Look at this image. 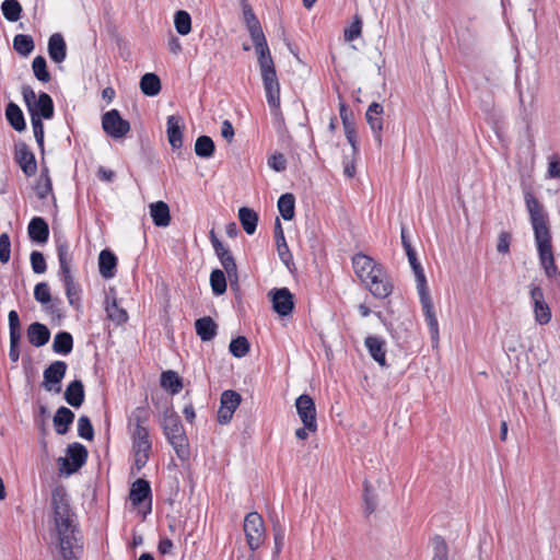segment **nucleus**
I'll use <instances>...</instances> for the list:
<instances>
[{
    "mask_svg": "<svg viewBox=\"0 0 560 560\" xmlns=\"http://www.w3.org/2000/svg\"><path fill=\"white\" fill-rule=\"evenodd\" d=\"M547 175L550 178H560V158L552 156L549 161Z\"/></svg>",
    "mask_w": 560,
    "mask_h": 560,
    "instance_id": "338daca9",
    "label": "nucleus"
},
{
    "mask_svg": "<svg viewBox=\"0 0 560 560\" xmlns=\"http://www.w3.org/2000/svg\"><path fill=\"white\" fill-rule=\"evenodd\" d=\"M102 127L105 133L114 139L124 138L130 130L129 121L122 119L117 109H110L103 115Z\"/></svg>",
    "mask_w": 560,
    "mask_h": 560,
    "instance_id": "9b49d317",
    "label": "nucleus"
},
{
    "mask_svg": "<svg viewBox=\"0 0 560 560\" xmlns=\"http://www.w3.org/2000/svg\"><path fill=\"white\" fill-rule=\"evenodd\" d=\"M210 284L212 292L215 295H221L226 291V279L224 272L220 269H215L210 275Z\"/></svg>",
    "mask_w": 560,
    "mask_h": 560,
    "instance_id": "c03bdc74",
    "label": "nucleus"
},
{
    "mask_svg": "<svg viewBox=\"0 0 560 560\" xmlns=\"http://www.w3.org/2000/svg\"><path fill=\"white\" fill-rule=\"evenodd\" d=\"M14 49L22 56L26 57L34 50V40L30 35L18 34L13 39Z\"/></svg>",
    "mask_w": 560,
    "mask_h": 560,
    "instance_id": "a19ab883",
    "label": "nucleus"
},
{
    "mask_svg": "<svg viewBox=\"0 0 560 560\" xmlns=\"http://www.w3.org/2000/svg\"><path fill=\"white\" fill-rule=\"evenodd\" d=\"M67 299L71 305H77L80 301V285L72 280L71 282L63 283Z\"/></svg>",
    "mask_w": 560,
    "mask_h": 560,
    "instance_id": "6e6d98bb",
    "label": "nucleus"
},
{
    "mask_svg": "<svg viewBox=\"0 0 560 560\" xmlns=\"http://www.w3.org/2000/svg\"><path fill=\"white\" fill-rule=\"evenodd\" d=\"M511 234L506 231H501L498 235L497 250L500 254L506 255L510 253Z\"/></svg>",
    "mask_w": 560,
    "mask_h": 560,
    "instance_id": "13d9d810",
    "label": "nucleus"
},
{
    "mask_svg": "<svg viewBox=\"0 0 560 560\" xmlns=\"http://www.w3.org/2000/svg\"><path fill=\"white\" fill-rule=\"evenodd\" d=\"M28 236L33 242L45 244L49 237V228L43 218H33L27 226Z\"/></svg>",
    "mask_w": 560,
    "mask_h": 560,
    "instance_id": "412c9836",
    "label": "nucleus"
},
{
    "mask_svg": "<svg viewBox=\"0 0 560 560\" xmlns=\"http://www.w3.org/2000/svg\"><path fill=\"white\" fill-rule=\"evenodd\" d=\"M58 260L59 265H67L72 262V253L67 244H60L58 246Z\"/></svg>",
    "mask_w": 560,
    "mask_h": 560,
    "instance_id": "69168bd1",
    "label": "nucleus"
},
{
    "mask_svg": "<svg viewBox=\"0 0 560 560\" xmlns=\"http://www.w3.org/2000/svg\"><path fill=\"white\" fill-rule=\"evenodd\" d=\"M370 355L381 365L386 366V342L377 336H368L364 340Z\"/></svg>",
    "mask_w": 560,
    "mask_h": 560,
    "instance_id": "aec40b11",
    "label": "nucleus"
},
{
    "mask_svg": "<svg viewBox=\"0 0 560 560\" xmlns=\"http://www.w3.org/2000/svg\"><path fill=\"white\" fill-rule=\"evenodd\" d=\"M1 11L5 20L16 22L21 18L22 7L18 0H4L1 3Z\"/></svg>",
    "mask_w": 560,
    "mask_h": 560,
    "instance_id": "58836bf2",
    "label": "nucleus"
},
{
    "mask_svg": "<svg viewBox=\"0 0 560 560\" xmlns=\"http://www.w3.org/2000/svg\"><path fill=\"white\" fill-rule=\"evenodd\" d=\"M161 386L174 395L182 390L183 382L174 371H165L161 375Z\"/></svg>",
    "mask_w": 560,
    "mask_h": 560,
    "instance_id": "e433bc0d",
    "label": "nucleus"
},
{
    "mask_svg": "<svg viewBox=\"0 0 560 560\" xmlns=\"http://www.w3.org/2000/svg\"><path fill=\"white\" fill-rule=\"evenodd\" d=\"M68 457L63 459V466L69 474L81 468L88 458L86 448L80 443H72L67 448Z\"/></svg>",
    "mask_w": 560,
    "mask_h": 560,
    "instance_id": "f3484780",
    "label": "nucleus"
},
{
    "mask_svg": "<svg viewBox=\"0 0 560 560\" xmlns=\"http://www.w3.org/2000/svg\"><path fill=\"white\" fill-rule=\"evenodd\" d=\"M27 338L31 345L43 347L49 341L50 331L45 325L33 323L27 328Z\"/></svg>",
    "mask_w": 560,
    "mask_h": 560,
    "instance_id": "a878e982",
    "label": "nucleus"
},
{
    "mask_svg": "<svg viewBox=\"0 0 560 560\" xmlns=\"http://www.w3.org/2000/svg\"><path fill=\"white\" fill-rule=\"evenodd\" d=\"M23 100L27 106V109L31 114V118L33 115L38 117L39 119H51L54 116V102L50 95L45 92L39 93L37 96L35 91L25 85L22 88Z\"/></svg>",
    "mask_w": 560,
    "mask_h": 560,
    "instance_id": "423d86ee",
    "label": "nucleus"
},
{
    "mask_svg": "<svg viewBox=\"0 0 560 560\" xmlns=\"http://www.w3.org/2000/svg\"><path fill=\"white\" fill-rule=\"evenodd\" d=\"M272 306L280 316H287L292 312L294 303L289 289L281 288L272 292Z\"/></svg>",
    "mask_w": 560,
    "mask_h": 560,
    "instance_id": "6ab92c4d",
    "label": "nucleus"
},
{
    "mask_svg": "<svg viewBox=\"0 0 560 560\" xmlns=\"http://www.w3.org/2000/svg\"><path fill=\"white\" fill-rule=\"evenodd\" d=\"M528 288L534 319L538 325H547L551 320V310L545 300L542 289L534 282Z\"/></svg>",
    "mask_w": 560,
    "mask_h": 560,
    "instance_id": "9d476101",
    "label": "nucleus"
},
{
    "mask_svg": "<svg viewBox=\"0 0 560 560\" xmlns=\"http://www.w3.org/2000/svg\"><path fill=\"white\" fill-rule=\"evenodd\" d=\"M131 439L135 465L140 470L148 463L152 447L148 428L133 429Z\"/></svg>",
    "mask_w": 560,
    "mask_h": 560,
    "instance_id": "6e6552de",
    "label": "nucleus"
},
{
    "mask_svg": "<svg viewBox=\"0 0 560 560\" xmlns=\"http://www.w3.org/2000/svg\"><path fill=\"white\" fill-rule=\"evenodd\" d=\"M362 32V22L355 16L354 21L345 30V39L347 42H352L361 35Z\"/></svg>",
    "mask_w": 560,
    "mask_h": 560,
    "instance_id": "4d7b16f0",
    "label": "nucleus"
},
{
    "mask_svg": "<svg viewBox=\"0 0 560 560\" xmlns=\"http://www.w3.org/2000/svg\"><path fill=\"white\" fill-rule=\"evenodd\" d=\"M43 539L61 560H78L82 555L83 535L79 527H47Z\"/></svg>",
    "mask_w": 560,
    "mask_h": 560,
    "instance_id": "f03ea898",
    "label": "nucleus"
},
{
    "mask_svg": "<svg viewBox=\"0 0 560 560\" xmlns=\"http://www.w3.org/2000/svg\"><path fill=\"white\" fill-rule=\"evenodd\" d=\"M241 395L234 390H224L221 395V406L218 411V421L226 424L231 421L233 413L241 404Z\"/></svg>",
    "mask_w": 560,
    "mask_h": 560,
    "instance_id": "4468645a",
    "label": "nucleus"
},
{
    "mask_svg": "<svg viewBox=\"0 0 560 560\" xmlns=\"http://www.w3.org/2000/svg\"><path fill=\"white\" fill-rule=\"evenodd\" d=\"M345 136L352 148V155L354 158L359 151L358 132L354 124L351 122L349 119H345Z\"/></svg>",
    "mask_w": 560,
    "mask_h": 560,
    "instance_id": "8fccbe9b",
    "label": "nucleus"
},
{
    "mask_svg": "<svg viewBox=\"0 0 560 560\" xmlns=\"http://www.w3.org/2000/svg\"><path fill=\"white\" fill-rule=\"evenodd\" d=\"M195 152L198 156L209 159L214 152V142L208 136H200L195 143Z\"/></svg>",
    "mask_w": 560,
    "mask_h": 560,
    "instance_id": "ea45409f",
    "label": "nucleus"
},
{
    "mask_svg": "<svg viewBox=\"0 0 560 560\" xmlns=\"http://www.w3.org/2000/svg\"><path fill=\"white\" fill-rule=\"evenodd\" d=\"M295 408L303 425H305L311 433L316 432V408L312 397L306 394L299 396L295 400Z\"/></svg>",
    "mask_w": 560,
    "mask_h": 560,
    "instance_id": "f8f14e48",
    "label": "nucleus"
},
{
    "mask_svg": "<svg viewBox=\"0 0 560 560\" xmlns=\"http://www.w3.org/2000/svg\"><path fill=\"white\" fill-rule=\"evenodd\" d=\"M48 54L50 59L56 62H62L67 57V46L61 34L55 33L48 40Z\"/></svg>",
    "mask_w": 560,
    "mask_h": 560,
    "instance_id": "b1692460",
    "label": "nucleus"
},
{
    "mask_svg": "<svg viewBox=\"0 0 560 560\" xmlns=\"http://www.w3.org/2000/svg\"><path fill=\"white\" fill-rule=\"evenodd\" d=\"M295 198L292 194H283L278 199V210L283 220H292L294 218Z\"/></svg>",
    "mask_w": 560,
    "mask_h": 560,
    "instance_id": "c9c22d12",
    "label": "nucleus"
},
{
    "mask_svg": "<svg viewBox=\"0 0 560 560\" xmlns=\"http://www.w3.org/2000/svg\"><path fill=\"white\" fill-rule=\"evenodd\" d=\"M58 277L62 283H69L74 280L71 272V264L59 265Z\"/></svg>",
    "mask_w": 560,
    "mask_h": 560,
    "instance_id": "774afa93",
    "label": "nucleus"
},
{
    "mask_svg": "<svg viewBox=\"0 0 560 560\" xmlns=\"http://www.w3.org/2000/svg\"><path fill=\"white\" fill-rule=\"evenodd\" d=\"M73 338L71 334L67 331H59L56 334L52 342L54 352L62 355H67L72 351Z\"/></svg>",
    "mask_w": 560,
    "mask_h": 560,
    "instance_id": "2f4dec72",
    "label": "nucleus"
},
{
    "mask_svg": "<svg viewBox=\"0 0 560 560\" xmlns=\"http://www.w3.org/2000/svg\"><path fill=\"white\" fill-rule=\"evenodd\" d=\"M243 5V15L244 21L246 23L247 30L250 34L252 40H257L260 38H264V32L261 30L260 23L258 19L256 18L255 13L253 12L250 5L246 2V0H241Z\"/></svg>",
    "mask_w": 560,
    "mask_h": 560,
    "instance_id": "4be33fe9",
    "label": "nucleus"
},
{
    "mask_svg": "<svg viewBox=\"0 0 560 560\" xmlns=\"http://www.w3.org/2000/svg\"><path fill=\"white\" fill-rule=\"evenodd\" d=\"M140 90L147 96H155L161 91L160 78L154 73H145L140 80Z\"/></svg>",
    "mask_w": 560,
    "mask_h": 560,
    "instance_id": "72a5a7b5",
    "label": "nucleus"
},
{
    "mask_svg": "<svg viewBox=\"0 0 560 560\" xmlns=\"http://www.w3.org/2000/svg\"><path fill=\"white\" fill-rule=\"evenodd\" d=\"M5 116L12 128L16 131H22L25 129V120L21 108L15 104L10 102L5 108Z\"/></svg>",
    "mask_w": 560,
    "mask_h": 560,
    "instance_id": "473e14b6",
    "label": "nucleus"
},
{
    "mask_svg": "<svg viewBox=\"0 0 560 560\" xmlns=\"http://www.w3.org/2000/svg\"><path fill=\"white\" fill-rule=\"evenodd\" d=\"M220 262L224 268L225 272L231 277L232 275H236V264L231 253L222 256Z\"/></svg>",
    "mask_w": 560,
    "mask_h": 560,
    "instance_id": "0e129e2a",
    "label": "nucleus"
},
{
    "mask_svg": "<svg viewBox=\"0 0 560 560\" xmlns=\"http://www.w3.org/2000/svg\"><path fill=\"white\" fill-rule=\"evenodd\" d=\"M67 363L63 361H54L44 370L43 377V386L47 392L60 393L61 381L67 372Z\"/></svg>",
    "mask_w": 560,
    "mask_h": 560,
    "instance_id": "ddd939ff",
    "label": "nucleus"
},
{
    "mask_svg": "<svg viewBox=\"0 0 560 560\" xmlns=\"http://www.w3.org/2000/svg\"><path fill=\"white\" fill-rule=\"evenodd\" d=\"M31 121H32V127H33L34 137L36 139V142L38 143L39 147H43L44 145L43 121L38 117H35V115H33V117L31 118Z\"/></svg>",
    "mask_w": 560,
    "mask_h": 560,
    "instance_id": "bf43d9fd",
    "label": "nucleus"
},
{
    "mask_svg": "<svg viewBox=\"0 0 560 560\" xmlns=\"http://www.w3.org/2000/svg\"><path fill=\"white\" fill-rule=\"evenodd\" d=\"M238 219L244 231L247 234L252 235L255 233L258 222V215L254 210L246 207L241 208L238 210Z\"/></svg>",
    "mask_w": 560,
    "mask_h": 560,
    "instance_id": "f704fd0d",
    "label": "nucleus"
},
{
    "mask_svg": "<svg viewBox=\"0 0 560 560\" xmlns=\"http://www.w3.org/2000/svg\"><path fill=\"white\" fill-rule=\"evenodd\" d=\"M268 165L276 172H282L287 168V161L283 154L275 153L268 159Z\"/></svg>",
    "mask_w": 560,
    "mask_h": 560,
    "instance_id": "052dcab7",
    "label": "nucleus"
},
{
    "mask_svg": "<svg viewBox=\"0 0 560 560\" xmlns=\"http://www.w3.org/2000/svg\"><path fill=\"white\" fill-rule=\"evenodd\" d=\"M51 506L55 525H72L74 514L62 489L52 492Z\"/></svg>",
    "mask_w": 560,
    "mask_h": 560,
    "instance_id": "1a4fd4ad",
    "label": "nucleus"
},
{
    "mask_svg": "<svg viewBox=\"0 0 560 560\" xmlns=\"http://www.w3.org/2000/svg\"><path fill=\"white\" fill-rule=\"evenodd\" d=\"M34 298L38 303L43 305H47L48 303H50L51 295L49 285L46 282L37 283L34 288Z\"/></svg>",
    "mask_w": 560,
    "mask_h": 560,
    "instance_id": "603ef678",
    "label": "nucleus"
},
{
    "mask_svg": "<svg viewBox=\"0 0 560 560\" xmlns=\"http://www.w3.org/2000/svg\"><path fill=\"white\" fill-rule=\"evenodd\" d=\"M74 413L67 407H60L54 417V425L58 434H65L73 422Z\"/></svg>",
    "mask_w": 560,
    "mask_h": 560,
    "instance_id": "7c9ffc66",
    "label": "nucleus"
},
{
    "mask_svg": "<svg viewBox=\"0 0 560 560\" xmlns=\"http://www.w3.org/2000/svg\"><path fill=\"white\" fill-rule=\"evenodd\" d=\"M276 242H277V250H278L280 259L284 264H288L289 260L291 259V254H290L288 244L285 242L284 235H281V237H277Z\"/></svg>",
    "mask_w": 560,
    "mask_h": 560,
    "instance_id": "680f3d73",
    "label": "nucleus"
},
{
    "mask_svg": "<svg viewBox=\"0 0 560 560\" xmlns=\"http://www.w3.org/2000/svg\"><path fill=\"white\" fill-rule=\"evenodd\" d=\"M524 200L534 230L540 265L547 278L560 287V271L553 258L551 234L544 205L530 191H525Z\"/></svg>",
    "mask_w": 560,
    "mask_h": 560,
    "instance_id": "f257e3e1",
    "label": "nucleus"
},
{
    "mask_svg": "<svg viewBox=\"0 0 560 560\" xmlns=\"http://www.w3.org/2000/svg\"><path fill=\"white\" fill-rule=\"evenodd\" d=\"M106 313L108 318L118 325L125 323L128 319L127 312L118 307L115 300H113L112 303L107 302Z\"/></svg>",
    "mask_w": 560,
    "mask_h": 560,
    "instance_id": "de8ad7c7",
    "label": "nucleus"
},
{
    "mask_svg": "<svg viewBox=\"0 0 560 560\" xmlns=\"http://www.w3.org/2000/svg\"><path fill=\"white\" fill-rule=\"evenodd\" d=\"M174 24L182 36L188 35L191 31V18L186 11L180 10L175 13Z\"/></svg>",
    "mask_w": 560,
    "mask_h": 560,
    "instance_id": "79ce46f5",
    "label": "nucleus"
},
{
    "mask_svg": "<svg viewBox=\"0 0 560 560\" xmlns=\"http://www.w3.org/2000/svg\"><path fill=\"white\" fill-rule=\"evenodd\" d=\"M163 430L176 455L182 460L187 459L189 456L188 441L178 417L174 415L165 416L163 421Z\"/></svg>",
    "mask_w": 560,
    "mask_h": 560,
    "instance_id": "39448f33",
    "label": "nucleus"
},
{
    "mask_svg": "<svg viewBox=\"0 0 560 560\" xmlns=\"http://www.w3.org/2000/svg\"><path fill=\"white\" fill-rule=\"evenodd\" d=\"M247 544L256 550L266 539V527H244Z\"/></svg>",
    "mask_w": 560,
    "mask_h": 560,
    "instance_id": "4c0bfd02",
    "label": "nucleus"
},
{
    "mask_svg": "<svg viewBox=\"0 0 560 560\" xmlns=\"http://www.w3.org/2000/svg\"><path fill=\"white\" fill-rule=\"evenodd\" d=\"M195 328L196 334L202 341H210L217 336V324L209 316L197 319L195 323Z\"/></svg>",
    "mask_w": 560,
    "mask_h": 560,
    "instance_id": "cd10ccee",
    "label": "nucleus"
},
{
    "mask_svg": "<svg viewBox=\"0 0 560 560\" xmlns=\"http://www.w3.org/2000/svg\"><path fill=\"white\" fill-rule=\"evenodd\" d=\"M15 161L26 176H33L37 171V163L34 153L25 143L15 145Z\"/></svg>",
    "mask_w": 560,
    "mask_h": 560,
    "instance_id": "a211bd4d",
    "label": "nucleus"
},
{
    "mask_svg": "<svg viewBox=\"0 0 560 560\" xmlns=\"http://www.w3.org/2000/svg\"><path fill=\"white\" fill-rule=\"evenodd\" d=\"M383 113V106L376 102L371 103L365 113L366 122L369 124L378 145L382 144Z\"/></svg>",
    "mask_w": 560,
    "mask_h": 560,
    "instance_id": "dca6fc26",
    "label": "nucleus"
},
{
    "mask_svg": "<svg viewBox=\"0 0 560 560\" xmlns=\"http://www.w3.org/2000/svg\"><path fill=\"white\" fill-rule=\"evenodd\" d=\"M32 270L34 273L40 275L47 270L44 255L38 250H33L30 256Z\"/></svg>",
    "mask_w": 560,
    "mask_h": 560,
    "instance_id": "864d4df0",
    "label": "nucleus"
},
{
    "mask_svg": "<svg viewBox=\"0 0 560 560\" xmlns=\"http://www.w3.org/2000/svg\"><path fill=\"white\" fill-rule=\"evenodd\" d=\"M230 352L236 358L245 357L249 351V342L245 337H237L230 342Z\"/></svg>",
    "mask_w": 560,
    "mask_h": 560,
    "instance_id": "09e8293b",
    "label": "nucleus"
},
{
    "mask_svg": "<svg viewBox=\"0 0 560 560\" xmlns=\"http://www.w3.org/2000/svg\"><path fill=\"white\" fill-rule=\"evenodd\" d=\"M151 487L149 481L137 479L130 489L129 503L132 512L140 516L151 513Z\"/></svg>",
    "mask_w": 560,
    "mask_h": 560,
    "instance_id": "0eeeda50",
    "label": "nucleus"
},
{
    "mask_svg": "<svg viewBox=\"0 0 560 560\" xmlns=\"http://www.w3.org/2000/svg\"><path fill=\"white\" fill-rule=\"evenodd\" d=\"M256 54L258 56V63L261 71V79L276 77V69L266 37L253 42Z\"/></svg>",
    "mask_w": 560,
    "mask_h": 560,
    "instance_id": "2eb2a0df",
    "label": "nucleus"
},
{
    "mask_svg": "<svg viewBox=\"0 0 560 560\" xmlns=\"http://www.w3.org/2000/svg\"><path fill=\"white\" fill-rule=\"evenodd\" d=\"M66 401L74 407H80L84 401V387L81 381L75 380L71 382L65 392Z\"/></svg>",
    "mask_w": 560,
    "mask_h": 560,
    "instance_id": "c85d7f7f",
    "label": "nucleus"
},
{
    "mask_svg": "<svg viewBox=\"0 0 560 560\" xmlns=\"http://www.w3.org/2000/svg\"><path fill=\"white\" fill-rule=\"evenodd\" d=\"M51 183L48 176L45 178H40L39 183L36 186V194L38 198L45 199L51 192Z\"/></svg>",
    "mask_w": 560,
    "mask_h": 560,
    "instance_id": "e2e57ef3",
    "label": "nucleus"
},
{
    "mask_svg": "<svg viewBox=\"0 0 560 560\" xmlns=\"http://www.w3.org/2000/svg\"><path fill=\"white\" fill-rule=\"evenodd\" d=\"M431 547L433 550L432 560H447L448 548L442 537H433L431 539Z\"/></svg>",
    "mask_w": 560,
    "mask_h": 560,
    "instance_id": "49530a36",
    "label": "nucleus"
},
{
    "mask_svg": "<svg viewBox=\"0 0 560 560\" xmlns=\"http://www.w3.org/2000/svg\"><path fill=\"white\" fill-rule=\"evenodd\" d=\"M78 434L80 438L88 441H91L94 436L92 423L86 416H81L78 419Z\"/></svg>",
    "mask_w": 560,
    "mask_h": 560,
    "instance_id": "3c124183",
    "label": "nucleus"
},
{
    "mask_svg": "<svg viewBox=\"0 0 560 560\" xmlns=\"http://www.w3.org/2000/svg\"><path fill=\"white\" fill-rule=\"evenodd\" d=\"M149 420V411L144 407L136 408L129 418V427L133 429L147 428L145 424Z\"/></svg>",
    "mask_w": 560,
    "mask_h": 560,
    "instance_id": "37998d69",
    "label": "nucleus"
},
{
    "mask_svg": "<svg viewBox=\"0 0 560 560\" xmlns=\"http://www.w3.org/2000/svg\"><path fill=\"white\" fill-rule=\"evenodd\" d=\"M117 265L116 256L108 249H104L98 256L100 273L105 279H110L115 275V268Z\"/></svg>",
    "mask_w": 560,
    "mask_h": 560,
    "instance_id": "bb28decb",
    "label": "nucleus"
},
{
    "mask_svg": "<svg viewBox=\"0 0 560 560\" xmlns=\"http://www.w3.org/2000/svg\"><path fill=\"white\" fill-rule=\"evenodd\" d=\"M11 257V242L8 233H2L0 235V262L7 264L9 262Z\"/></svg>",
    "mask_w": 560,
    "mask_h": 560,
    "instance_id": "5fc2aeb1",
    "label": "nucleus"
},
{
    "mask_svg": "<svg viewBox=\"0 0 560 560\" xmlns=\"http://www.w3.org/2000/svg\"><path fill=\"white\" fill-rule=\"evenodd\" d=\"M182 118L171 115L167 118V139L173 149H180L183 145Z\"/></svg>",
    "mask_w": 560,
    "mask_h": 560,
    "instance_id": "5701e85b",
    "label": "nucleus"
},
{
    "mask_svg": "<svg viewBox=\"0 0 560 560\" xmlns=\"http://www.w3.org/2000/svg\"><path fill=\"white\" fill-rule=\"evenodd\" d=\"M410 266L415 272L417 289L420 303L425 316V322L429 328L431 339L434 343L439 341V323L434 312V306L427 287V280L421 265L418 262L416 252L412 249L406 252Z\"/></svg>",
    "mask_w": 560,
    "mask_h": 560,
    "instance_id": "20e7f679",
    "label": "nucleus"
},
{
    "mask_svg": "<svg viewBox=\"0 0 560 560\" xmlns=\"http://www.w3.org/2000/svg\"><path fill=\"white\" fill-rule=\"evenodd\" d=\"M268 105L277 113L280 109V84L276 77L262 79Z\"/></svg>",
    "mask_w": 560,
    "mask_h": 560,
    "instance_id": "393cba45",
    "label": "nucleus"
},
{
    "mask_svg": "<svg viewBox=\"0 0 560 560\" xmlns=\"http://www.w3.org/2000/svg\"><path fill=\"white\" fill-rule=\"evenodd\" d=\"M32 68L34 75L38 81L46 83L50 80V74L47 71L46 59L43 56H37L34 58Z\"/></svg>",
    "mask_w": 560,
    "mask_h": 560,
    "instance_id": "a18cd8bd",
    "label": "nucleus"
},
{
    "mask_svg": "<svg viewBox=\"0 0 560 560\" xmlns=\"http://www.w3.org/2000/svg\"><path fill=\"white\" fill-rule=\"evenodd\" d=\"M150 215L156 226H167L170 224V208L164 201L151 203Z\"/></svg>",
    "mask_w": 560,
    "mask_h": 560,
    "instance_id": "c756f323",
    "label": "nucleus"
},
{
    "mask_svg": "<svg viewBox=\"0 0 560 560\" xmlns=\"http://www.w3.org/2000/svg\"><path fill=\"white\" fill-rule=\"evenodd\" d=\"M352 265L355 275L375 298L385 299L392 293L393 285L387 275L371 257L357 254L352 258Z\"/></svg>",
    "mask_w": 560,
    "mask_h": 560,
    "instance_id": "7ed1b4c3",
    "label": "nucleus"
}]
</instances>
